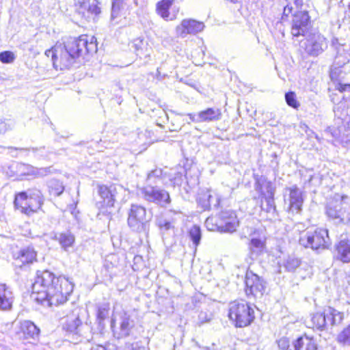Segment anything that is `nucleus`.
<instances>
[{"mask_svg": "<svg viewBox=\"0 0 350 350\" xmlns=\"http://www.w3.org/2000/svg\"><path fill=\"white\" fill-rule=\"evenodd\" d=\"M329 97L335 105H343L342 101L350 100V84L336 83L329 88Z\"/></svg>", "mask_w": 350, "mask_h": 350, "instance_id": "nucleus-14", "label": "nucleus"}, {"mask_svg": "<svg viewBox=\"0 0 350 350\" xmlns=\"http://www.w3.org/2000/svg\"><path fill=\"white\" fill-rule=\"evenodd\" d=\"M13 293L5 284H0V310L9 311L14 302Z\"/></svg>", "mask_w": 350, "mask_h": 350, "instance_id": "nucleus-21", "label": "nucleus"}, {"mask_svg": "<svg viewBox=\"0 0 350 350\" xmlns=\"http://www.w3.org/2000/svg\"><path fill=\"white\" fill-rule=\"evenodd\" d=\"M219 203V198L217 197H216L215 198V203L213 204V206L215 207H217V206H218Z\"/></svg>", "mask_w": 350, "mask_h": 350, "instance_id": "nucleus-58", "label": "nucleus"}, {"mask_svg": "<svg viewBox=\"0 0 350 350\" xmlns=\"http://www.w3.org/2000/svg\"><path fill=\"white\" fill-rule=\"evenodd\" d=\"M164 178L163 170L160 168H156L148 174L147 185H159L163 183Z\"/></svg>", "mask_w": 350, "mask_h": 350, "instance_id": "nucleus-31", "label": "nucleus"}, {"mask_svg": "<svg viewBox=\"0 0 350 350\" xmlns=\"http://www.w3.org/2000/svg\"><path fill=\"white\" fill-rule=\"evenodd\" d=\"M205 226L207 229L210 231H221V226L220 224V220L219 221L217 219L213 217H208L205 221Z\"/></svg>", "mask_w": 350, "mask_h": 350, "instance_id": "nucleus-40", "label": "nucleus"}, {"mask_svg": "<svg viewBox=\"0 0 350 350\" xmlns=\"http://www.w3.org/2000/svg\"><path fill=\"white\" fill-rule=\"evenodd\" d=\"M285 100L287 105L294 109H298L299 103L297 101L296 94L293 92H288L285 94Z\"/></svg>", "mask_w": 350, "mask_h": 350, "instance_id": "nucleus-43", "label": "nucleus"}, {"mask_svg": "<svg viewBox=\"0 0 350 350\" xmlns=\"http://www.w3.org/2000/svg\"><path fill=\"white\" fill-rule=\"evenodd\" d=\"M331 85H335L336 83H342L341 79L344 77V73L341 68L332 66L330 71Z\"/></svg>", "mask_w": 350, "mask_h": 350, "instance_id": "nucleus-39", "label": "nucleus"}, {"mask_svg": "<svg viewBox=\"0 0 350 350\" xmlns=\"http://www.w3.org/2000/svg\"><path fill=\"white\" fill-rule=\"evenodd\" d=\"M16 167L21 175H34L38 177L44 176L51 172L50 167L36 168L24 163H17Z\"/></svg>", "mask_w": 350, "mask_h": 350, "instance_id": "nucleus-23", "label": "nucleus"}, {"mask_svg": "<svg viewBox=\"0 0 350 350\" xmlns=\"http://www.w3.org/2000/svg\"><path fill=\"white\" fill-rule=\"evenodd\" d=\"M302 47L307 54L317 57L322 53L327 47L325 38L320 34L310 36L303 43Z\"/></svg>", "mask_w": 350, "mask_h": 350, "instance_id": "nucleus-12", "label": "nucleus"}, {"mask_svg": "<svg viewBox=\"0 0 350 350\" xmlns=\"http://www.w3.org/2000/svg\"><path fill=\"white\" fill-rule=\"evenodd\" d=\"M337 109L336 107H334V110L336 111V110Z\"/></svg>", "mask_w": 350, "mask_h": 350, "instance_id": "nucleus-60", "label": "nucleus"}, {"mask_svg": "<svg viewBox=\"0 0 350 350\" xmlns=\"http://www.w3.org/2000/svg\"><path fill=\"white\" fill-rule=\"evenodd\" d=\"M61 44H56L53 47L45 51V55L48 57H51L53 66L60 70L66 69L68 60L63 56Z\"/></svg>", "mask_w": 350, "mask_h": 350, "instance_id": "nucleus-18", "label": "nucleus"}, {"mask_svg": "<svg viewBox=\"0 0 350 350\" xmlns=\"http://www.w3.org/2000/svg\"><path fill=\"white\" fill-rule=\"evenodd\" d=\"M29 151H32L36 157H44L46 156V151L44 147L40 148H30L27 149Z\"/></svg>", "mask_w": 350, "mask_h": 350, "instance_id": "nucleus-50", "label": "nucleus"}, {"mask_svg": "<svg viewBox=\"0 0 350 350\" xmlns=\"http://www.w3.org/2000/svg\"><path fill=\"white\" fill-rule=\"evenodd\" d=\"M14 256L23 264H31L36 260L37 253L33 247L28 246L21 249Z\"/></svg>", "mask_w": 350, "mask_h": 350, "instance_id": "nucleus-25", "label": "nucleus"}, {"mask_svg": "<svg viewBox=\"0 0 350 350\" xmlns=\"http://www.w3.org/2000/svg\"><path fill=\"white\" fill-rule=\"evenodd\" d=\"M297 350H318V345L313 338L301 336L295 340Z\"/></svg>", "mask_w": 350, "mask_h": 350, "instance_id": "nucleus-27", "label": "nucleus"}, {"mask_svg": "<svg viewBox=\"0 0 350 350\" xmlns=\"http://www.w3.org/2000/svg\"><path fill=\"white\" fill-rule=\"evenodd\" d=\"M349 61V59L346 55H342L341 54L338 53L335 57L333 66L342 68L344 65L347 64Z\"/></svg>", "mask_w": 350, "mask_h": 350, "instance_id": "nucleus-47", "label": "nucleus"}, {"mask_svg": "<svg viewBox=\"0 0 350 350\" xmlns=\"http://www.w3.org/2000/svg\"><path fill=\"white\" fill-rule=\"evenodd\" d=\"M98 193L103 199L102 206L107 207H112L116 201V188L113 185L107 187L102 185L99 187Z\"/></svg>", "mask_w": 350, "mask_h": 350, "instance_id": "nucleus-22", "label": "nucleus"}, {"mask_svg": "<svg viewBox=\"0 0 350 350\" xmlns=\"http://www.w3.org/2000/svg\"><path fill=\"white\" fill-rule=\"evenodd\" d=\"M73 288L74 284L68 278L56 277L49 270L38 271L32 285L35 300L49 306L65 303Z\"/></svg>", "mask_w": 350, "mask_h": 350, "instance_id": "nucleus-1", "label": "nucleus"}, {"mask_svg": "<svg viewBox=\"0 0 350 350\" xmlns=\"http://www.w3.org/2000/svg\"><path fill=\"white\" fill-rule=\"evenodd\" d=\"M310 16L306 11L296 12L292 21L291 34L294 37L304 36L310 28Z\"/></svg>", "mask_w": 350, "mask_h": 350, "instance_id": "nucleus-13", "label": "nucleus"}, {"mask_svg": "<svg viewBox=\"0 0 350 350\" xmlns=\"http://www.w3.org/2000/svg\"><path fill=\"white\" fill-rule=\"evenodd\" d=\"M245 292L248 299H261L266 289L265 280L252 271H247Z\"/></svg>", "mask_w": 350, "mask_h": 350, "instance_id": "nucleus-10", "label": "nucleus"}, {"mask_svg": "<svg viewBox=\"0 0 350 350\" xmlns=\"http://www.w3.org/2000/svg\"><path fill=\"white\" fill-rule=\"evenodd\" d=\"M132 350H146L145 347L141 345L139 342H135L131 345Z\"/></svg>", "mask_w": 350, "mask_h": 350, "instance_id": "nucleus-54", "label": "nucleus"}, {"mask_svg": "<svg viewBox=\"0 0 350 350\" xmlns=\"http://www.w3.org/2000/svg\"><path fill=\"white\" fill-rule=\"evenodd\" d=\"M327 215L339 222L350 221V206L342 202V200H332L326 206Z\"/></svg>", "mask_w": 350, "mask_h": 350, "instance_id": "nucleus-11", "label": "nucleus"}, {"mask_svg": "<svg viewBox=\"0 0 350 350\" xmlns=\"http://www.w3.org/2000/svg\"><path fill=\"white\" fill-rule=\"evenodd\" d=\"M147 46V43L141 38L135 39L133 42L132 47H133L137 53V55H142L143 50Z\"/></svg>", "mask_w": 350, "mask_h": 350, "instance_id": "nucleus-44", "label": "nucleus"}, {"mask_svg": "<svg viewBox=\"0 0 350 350\" xmlns=\"http://www.w3.org/2000/svg\"><path fill=\"white\" fill-rule=\"evenodd\" d=\"M301 265V260L294 256H288L282 261L281 267H283L286 271L293 272L296 270Z\"/></svg>", "mask_w": 350, "mask_h": 350, "instance_id": "nucleus-33", "label": "nucleus"}, {"mask_svg": "<svg viewBox=\"0 0 350 350\" xmlns=\"http://www.w3.org/2000/svg\"><path fill=\"white\" fill-rule=\"evenodd\" d=\"M124 8V0H112L111 21H113L120 16V11Z\"/></svg>", "mask_w": 350, "mask_h": 350, "instance_id": "nucleus-37", "label": "nucleus"}, {"mask_svg": "<svg viewBox=\"0 0 350 350\" xmlns=\"http://www.w3.org/2000/svg\"><path fill=\"white\" fill-rule=\"evenodd\" d=\"M13 125L10 121L0 119V135L5 134L8 131L11 130Z\"/></svg>", "mask_w": 350, "mask_h": 350, "instance_id": "nucleus-48", "label": "nucleus"}, {"mask_svg": "<svg viewBox=\"0 0 350 350\" xmlns=\"http://www.w3.org/2000/svg\"><path fill=\"white\" fill-rule=\"evenodd\" d=\"M190 120L193 122H200V120L199 118V112L196 114L195 113H188Z\"/></svg>", "mask_w": 350, "mask_h": 350, "instance_id": "nucleus-53", "label": "nucleus"}, {"mask_svg": "<svg viewBox=\"0 0 350 350\" xmlns=\"http://www.w3.org/2000/svg\"><path fill=\"white\" fill-rule=\"evenodd\" d=\"M174 0H162L157 4V12L165 21L173 20L174 18H170L169 9L172 6Z\"/></svg>", "mask_w": 350, "mask_h": 350, "instance_id": "nucleus-30", "label": "nucleus"}, {"mask_svg": "<svg viewBox=\"0 0 350 350\" xmlns=\"http://www.w3.org/2000/svg\"><path fill=\"white\" fill-rule=\"evenodd\" d=\"M299 241L300 245L313 250H324L330 245L328 232L323 228L311 229L302 232Z\"/></svg>", "mask_w": 350, "mask_h": 350, "instance_id": "nucleus-5", "label": "nucleus"}, {"mask_svg": "<svg viewBox=\"0 0 350 350\" xmlns=\"http://www.w3.org/2000/svg\"><path fill=\"white\" fill-rule=\"evenodd\" d=\"M21 331L25 339H35L40 333L39 328L31 321H25L21 323Z\"/></svg>", "mask_w": 350, "mask_h": 350, "instance_id": "nucleus-26", "label": "nucleus"}, {"mask_svg": "<svg viewBox=\"0 0 350 350\" xmlns=\"http://www.w3.org/2000/svg\"><path fill=\"white\" fill-rule=\"evenodd\" d=\"M97 3H98V0H94Z\"/></svg>", "mask_w": 350, "mask_h": 350, "instance_id": "nucleus-61", "label": "nucleus"}, {"mask_svg": "<svg viewBox=\"0 0 350 350\" xmlns=\"http://www.w3.org/2000/svg\"><path fill=\"white\" fill-rule=\"evenodd\" d=\"M119 325V334L121 337H126L130 335L132 329L135 326V322L131 314L124 312L120 316Z\"/></svg>", "mask_w": 350, "mask_h": 350, "instance_id": "nucleus-24", "label": "nucleus"}, {"mask_svg": "<svg viewBox=\"0 0 350 350\" xmlns=\"http://www.w3.org/2000/svg\"><path fill=\"white\" fill-rule=\"evenodd\" d=\"M150 217H147L144 206L132 204L128 211L127 223L129 228L135 232H141L146 230Z\"/></svg>", "mask_w": 350, "mask_h": 350, "instance_id": "nucleus-8", "label": "nucleus"}, {"mask_svg": "<svg viewBox=\"0 0 350 350\" xmlns=\"http://www.w3.org/2000/svg\"><path fill=\"white\" fill-rule=\"evenodd\" d=\"M336 258L344 263L350 262V239L342 238L336 246Z\"/></svg>", "mask_w": 350, "mask_h": 350, "instance_id": "nucleus-20", "label": "nucleus"}, {"mask_svg": "<svg viewBox=\"0 0 350 350\" xmlns=\"http://www.w3.org/2000/svg\"><path fill=\"white\" fill-rule=\"evenodd\" d=\"M221 110L217 108H207L199 111L200 122H213L221 119Z\"/></svg>", "mask_w": 350, "mask_h": 350, "instance_id": "nucleus-28", "label": "nucleus"}, {"mask_svg": "<svg viewBox=\"0 0 350 350\" xmlns=\"http://www.w3.org/2000/svg\"><path fill=\"white\" fill-rule=\"evenodd\" d=\"M83 6L88 8V14L98 15L100 13V8L97 4L91 3L90 1H83Z\"/></svg>", "mask_w": 350, "mask_h": 350, "instance_id": "nucleus-45", "label": "nucleus"}, {"mask_svg": "<svg viewBox=\"0 0 350 350\" xmlns=\"http://www.w3.org/2000/svg\"><path fill=\"white\" fill-rule=\"evenodd\" d=\"M49 191L51 196H59L64 191L62 183L57 179H52L49 182Z\"/></svg>", "mask_w": 350, "mask_h": 350, "instance_id": "nucleus-34", "label": "nucleus"}, {"mask_svg": "<svg viewBox=\"0 0 350 350\" xmlns=\"http://www.w3.org/2000/svg\"><path fill=\"white\" fill-rule=\"evenodd\" d=\"M83 5V1L79 2L77 11L79 14H81L83 17H89V16H86V14H88V8H85Z\"/></svg>", "mask_w": 350, "mask_h": 350, "instance_id": "nucleus-51", "label": "nucleus"}, {"mask_svg": "<svg viewBox=\"0 0 350 350\" xmlns=\"http://www.w3.org/2000/svg\"><path fill=\"white\" fill-rule=\"evenodd\" d=\"M157 225L163 233H165L174 228L173 224L170 221L163 218L157 219Z\"/></svg>", "mask_w": 350, "mask_h": 350, "instance_id": "nucleus-42", "label": "nucleus"}, {"mask_svg": "<svg viewBox=\"0 0 350 350\" xmlns=\"http://www.w3.org/2000/svg\"><path fill=\"white\" fill-rule=\"evenodd\" d=\"M337 342L344 346L350 345V324L345 327L337 336Z\"/></svg>", "mask_w": 350, "mask_h": 350, "instance_id": "nucleus-38", "label": "nucleus"}, {"mask_svg": "<svg viewBox=\"0 0 350 350\" xmlns=\"http://www.w3.org/2000/svg\"><path fill=\"white\" fill-rule=\"evenodd\" d=\"M228 317L236 327H243L254 321V311L245 301H234L229 304Z\"/></svg>", "mask_w": 350, "mask_h": 350, "instance_id": "nucleus-4", "label": "nucleus"}, {"mask_svg": "<svg viewBox=\"0 0 350 350\" xmlns=\"http://www.w3.org/2000/svg\"><path fill=\"white\" fill-rule=\"evenodd\" d=\"M249 247L251 256L253 258L258 256L263 252L265 245L260 239L253 238L250 241Z\"/></svg>", "mask_w": 350, "mask_h": 350, "instance_id": "nucleus-32", "label": "nucleus"}, {"mask_svg": "<svg viewBox=\"0 0 350 350\" xmlns=\"http://www.w3.org/2000/svg\"><path fill=\"white\" fill-rule=\"evenodd\" d=\"M344 313L334 308L328 307L323 312H317L312 315V323L317 329L323 330L327 327L338 326L344 319Z\"/></svg>", "mask_w": 350, "mask_h": 350, "instance_id": "nucleus-7", "label": "nucleus"}, {"mask_svg": "<svg viewBox=\"0 0 350 350\" xmlns=\"http://www.w3.org/2000/svg\"><path fill=\"white\" fill-rule=\"evenodd\" d=\"M290 346L286 338H281L278 340V347L280 350H285Z\"/></svg>", "mask_w": 350, "mask_h": 350, "instance_id": "nucleus-52", "label": "nucleus"}, {"mask_svg": "<svg viewBox=\"0 0 350 350\" xmlns=\"http://www.w3.org/2000/svg\"><path fill=\"white\" fill-rule=\"evenodd\" d=\"M81 312V308L75 307L66 315L63 323V329L73 336L87 338L86 334L90 332V327L87 323L82 321Z\"/></svg>", "mask_w": 350, "mask_h": 350, "instance_id": "nucleus-6", "label": "nucleus"}, {"mask_svg": "<svg viewBox=\"0 0 350 350\" xmlns=\"http://www.w3.org/2000/svg\"><path fill=\"white\" fill-rule=\"evenodd\" d=\"M189 237L192 240L193 244L198 246L201 240V230L200 228L198 226H193L189 230Z\"/></svg>", "mask_w": 350, "mask_h": 350, "instance_id": "nucleus-41", "label": "nucleus"}, {"mask_svg": "<svg viewBox=\"0 0 350 350\" xmlns=\"http://www.w3.org/2000/svg\"><path fill=\"white\" fill-rule=\"evenodd\" d=\"M0 149H5V147L0 145Z\"/></svg>", "mask_w": 350, "mask_h": 350, "instance_id": "nucleus-59", "label": "nucleus"}, {"mask_svg": "<svg viewBox=\"0 0 350 350\" xmlns=\"http://www.w3.org/2000/svg\"><path fill=\"white\" fill-rule=\"evenodd\" d=\"M267 189L268 195L265 196V202H262L261 208L269 214L271 219H275L278 214L274 202V190L271 187V183H267Z\"/></svg>", "mask_w": 350, "mask_h": 350, "instance_id": "nucleus-19", "label": "nucleus"}, {"mask_svg": "<svg viewBox=\"0 0 350 350\" xmlns=\"http://www.w3.org/2000/svg\"><path fill=\"white\" fill-rule=\"evenodd\" d=\"M212 318V314L206 311H201L198 315V320L200 324L208 322Z\"/></svg>", "mask_w": 350, "mask_h": 350, "instance_id": "nucleus-49", "label": "nucleus"}, {"mask_svg": "<svg viewBox=\"0 0 350 350\" xmlns=\"http://www.w3.org/2000/svg\"><path fill=\"white\" fill-rule=\"evenodd\" d=\"M91 350H106V349L103 346L98 345L96 347H92Z\"/></svg>", "mask_w": 350, "mask_h": 350, "instance_id": "nucleus-56", "label": "nucleus"}, {"mask_svg": "<svg viewBox=\"0 0 350 350\" xmlns=\"http://www.w3.org/2000/svg\"><path fill=\"white\" fill-rule=\"evenodd\" d=\"M288 190L289 191V210L292 213H299L304 202L303 192L297 185L289 187Z\"/></svg>", "mask_w": 350, "mask_h": 350, "instance_id": "nucleus-17", "label": "nucleus"}, {"mask_svg": "<svg viewBox=\"0 0 350 350\" xmlns=\"http://www.w3.org/2000/svg\"><path fill=\"white\" fill-rule=\"evenodd\" d=\"M293 8L288 5H286L284 8L283 16H288L292 12Z\"/></svg>", "mask_w": 350, "mask_h": 350, "instance_id": "nucleus-55", "label": "nucleus"}, {"mask_svg": "<svg viewBox=\"0 0 350 350\" xmlns=\"http://www.w3.org/2000/svg\"><path fill=\"white\" fill-rule=\"evenodd\" d=\"M43 202L44 198L41 191L33 189L16 194L14 204L16 209L29 216L40 209Z\"/></svg>", "mask_w": 350, "mask_h": 350, "instance_id": "nucleus-3", "label": "nucleus"}, {"mask_svg": "<svg viewBox=\"0 0 350 350\" xmlns=\"http://www.w3.org/2000/svg\"><path fill=\"white\" fill-rule=\"evenodd\" d=\"M109 309V304L108 303H103L98 306L96 317L99 325H101L103 322L108 317Z\"/></svg>", "mask_w": 350, "mask_h": 350, "instance_id": "nucleus-36", "label": "nucleus"}, {"mask_svg": "<svg viewBox=\"0 0 350 350\" xmlns=\"http://www.w3.org/2000/svg\"><path fill=\"white\" fill-rule=\"evenodd\" d=\"M14 54L12 51H6L0 53V61L3 63H12L14 60Z\"/></svg>", "mask_w": 350, "mask_h": 350, "instance_id": "nucleus-46", "label": "nucleus"}, {"mask_svg": "<svg viewBox=\"0 0 350 350\" xmlns=\"http://www.w3.org/2000/svg\"><path fill=\"white\" fill-rule=\"evenodd\" d=\"M205 25L202 22L194 19H184L176 28V34L185 38L187 34H196L201 32Z\"/></svg>", "mask_w": 350, "mask_h": 350, "instance_id": "nucleus-15", "label": "nucleus"}, {"mask_svg": "<svg viewBox=\"0 0 350 350\" xmlns=\"http://www.w3.org/2000/svg\"><path fill=\"white\" fill-rule=\"evenodd\" d=\"M213 199V197L210 191H206L200 195L198 203L204 211L208 210L211 208Z\"/></svg>", "mask_w": 350, "mask_h": 350, "instance_id": "nucleus-35", "label": "nucleus"}, {"mask_svg": "<svg viewBox=\"0 0 350 350\" xmlns=\"http://www.w3.org/2000/svg\"><path fill=\"white\" fill-rule=\"evenodd\" d=\"M63 56L68 60L66 69L69 68L79 56L87 53L96 52V40L92 36L88 39L86 35H82L79 38H70L61 44Z\"/></svg>", "mask_w": 350, "mask_h": 350, "instance_id": "nucleus-2", "label": "nucleus"}, {"mask_svg": "<svg viewBox=\"0 0 350 350\" xmlns=\"http://www.w3.org/2000/svg\"><path fill=\"white\" fill-rule=\"evenodd\" d=\"M139 193L144 200L161 207H166L171 202L168 191L159 185H146L139 189Z\"/></svg>", "mask_w": 350, "mask_h": 350, "instance_id": "nucleus-9", "label": "nucleus"}, {"mask_svg": "<svg viewBox=\"0 0 350 350\" xmlns=\"http://www.w3.org/2000/svg\"><path fill=\"white\" fill-rule=\"evenodd\" d=\"M53 239L57 240L64 250L71 247L75 242V237L69 231L55 233Z\"/></svg>", "mask_w": 350, "mask_h": 350, "instance_id": "nucleus-29", "label": "nucleus"}, {"mask_svg": "<svg viewBox=\"0 0 350 350\" xmlns=\"http://www.w3.org/2000/svg\"><path fill=\"white\" fill-rule=\"evenodd\" d=\"M285 350H297L295 347V340L293 342L292 345H290Z\"/></svg>", "mask_w": 350, "mask_h": 350, "instance_id": "nucleus-57", "label": "nucleus"}, {"mask_svg": "<svg viewBox=\"0 0 350 350\" xmlns=\"http://www.w3.org/2000/svg\"><path fill=\"white\" fill-rule=\"evenodd\" d=\"M221 226V232H233L239 226L235 213L231 210L222 211L219 215Z\"/></svg>", "mask_w": 350, "mask_h": 350, "instance_id": "nucleus-16", "label": "nucleus"}]
</instances>
